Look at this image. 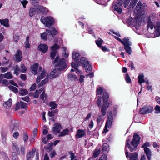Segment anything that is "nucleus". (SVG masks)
<instances>
[{"label": "nucleus", "instance_id": "obj_1", "mask_svg": "<svg viewBox=\"0 0 160 160\" xmlns=\"http://www.w3.org/2000/svg\"><path fill=\"white\" fill-rule=\"evenodd\" d=\"M147 27L149 31H154V34L155 37L160 35V20H157L154 22L148 20L147 22Z\"/></svg>", "mask_w": 160, "mask_h": 160}, {"label": "nucleus", "instance_id": "obj_2", "mask_svg": "<svg viewBox=\"0 0 160 160\" xmlns=\"http://www.w3.org/2000/svg\"><path fill=\"white\" fill-rule=\"evenodd\" d=\"M131 138V136L129 137L128 139L126 141V145L125 148L126 156L127 158L128 157H129L130 160H137L138 156V153L136 152L135 153H130L128 155V152L127 150V147H128L130 149V151L131 152H133L136 150V148H132L129 144L130 138Z\"/></svg>", "mask_w": 160, "mask_h": 160}, {"label": "nucleus", "instance_id": "obj_3", "mask_svg": "<svg viewBox=\"0 0 160 160\" xmlns=\"http://www.w3.org/2000/svg\"><path fill=\"white\" fill-rule=\"evenodd\" d=\"M130 0H117L112 4L113 10L117 11L118 13H121L122 12V9L120 8L123 4L125 8L127 7L128 5Z\"/></svg>", "mask_w": 160, "mask_h": 160}, {"label": "nucleus", "instance_id": "obj_4", "mask_svg": "<svg viewBox=\"0 0 160 160\" xmlns=\"http://www.w3.org/2000/svg\"><path fill=\"white\" fill-rule=\"evenodd\" d=\"M114 38L124 45V49L126 52L128 54H131V48L130 46L132 45V43L129 40L128 38H124L122 41L120 38L116 36H115Z\"/></svg>", "mask_w": 160, "mask_h": 160}, {"label": "nucleus", "instance_id": "obj_5", "mask_svg": "<svg viewBox=\"0 0 160 160\" xmlns=\"http://www.w3.org/2000/svg\"><path fill=\"white\" fill-rule=\"evenodd\" d=\"M59 58L57 56L54 61V63L56 67H59L58 69L60 71L64 70L66 68V64L65 63V59L62 58L59 60Z\"/></svg>", "mask_w": 160, "mask_h": 160}, {"label": "nucleus", "instance_id": "obj_6", "mask_svg": "<svg viewBox=\"0 0 160 160\" xmlns=\"http://www.w3.org/2000/svg\"><path fill=\"white\" fill-rule=\"evenodd\" d=\"M103 104L101 108V112H102L103 115L106 114V110L109 106L108 99L109 98L108 94L106 92H104L103 95Z\"/></svg>", "mask_w": 160, "mask_h": 160}, {"label": "nucleus", "instance_id": "obj_7", "mask_svg": "<svg viewBox=\"0 0 160 160\" xmlns=\"http://www.w3.org/2000/svg\"><path fill=\"white\" fill-rule=\"evenodd\" d=\"M40 20L46 26L48 27L52 26L54 23V19L51 17L45 18L44 17L42 16Z\"/></svg>", "mask_w": 160, "mask_h": 160}, {"label": "nucleus", "instance_id": "obj_8", "mask_svg": "<svg viewBox=\"0 0 160 160\" xmlns=\"http://www.w3.org/2000/svg\"><path fill=\"white\" fill-rule=\"evenodd\" d=\"M80 62L83 67L86 69V72H88L92 70L91 65L90 64L88 60L84 57H81Z\"/></svg>", "mask_w": 160, "mask_h": 160}, {"label": "nucleus", "instance_id": "obj_9", "mask_svg": "<svg viewBox=\"0 0 160 160\" xmlns=\"http://www.w3.org/2000/svg\"><path fill=\"white\" fill-rule=\"evenodd\" d=\"M140 138L137 133L134 134L133 135V138L131 142V144L134 148H136L139 143Z\"/></svg>", "mask_w": 160, "mask_h": 160}, {"label": "nucleus", "instance_id": "obj_10", "mask_svg": "<svg viewBox=\"0 0 160 160\" xmlns=\"http://www.w3.org/2000/svg\"><path fill=\"white\" fill-rule=\"evenodd\" d=\"M153 110V107L150 105H147L141 108L140 112L142 114L151 113Z\"/></svg>", "mask_w": 160, "mask_h": 160}, {"label": "nucleus", "instance_id": "obj_11", "mask_svg": "<svg viewBox=\"0 0 160 160\" xmlns=\"http://www.w3.org/2000/svg\"><path fill=\"white\" fill-rule=\"evenodd\" d=\"M19 124L15 120H12L10 125V131L13 132L17 131L19 129Z\"/></svg>", "mask_w": 160, "mask_h": 160}, {"label": "nucleus", "instance_id": "obj_12", "mask_svg": "<svg viewBox=\"0 0 160 160\" xmlns=\"http://www.w3.org/2000/svg\"><path fill=\"white\" fill-rule=\"evenodd\" d=\"M60 74V70L58 69V68H56L50 72V75L48 77L49 79H52L58 77Z\"/></svg>", "mask_w": 160, "mask_h": 160}, {"label": "nucleus", "instance_id": "obj_13", "mask_svg": "<svg viewBox=\"0 0 160 160\" xmlns=\"http://www.w3.org/2000/svg\"><path fill=\"white\" fill-rule=\"evenodd\" d=\"M61 128H62V127L60 123L55 122L52 128V132L55 134H57L60 132Z\"/></svg>", "mask_w": 160, "mask_h": 160}, {"label": "nucleus", "instance_id": "obj_14", "mask_svg": "<svg viewBox=\"0 0 160 160\" xmlns=\"http://www.w3.org/2000/svg\"><path fill=\"white\" fill-rule=\"evenodd\" d=\"M59 48V46L57 44H55L52 47V51L51 53L50 56L51 58L53 59L56 56L57 52V49Z\"/></svg>", "mask_w": 160, "mask_h": 160}, {"label": "nucleus", "instance_id": "obj_15", "mask_svg": "<svg viewBox=\"0 0 160 160\" xmlns=\"http://www.w3.org/2000/svg\"><path fill=\"white\" fill-rule=\"evenodd\" d=\"M46 32L48 36H50V37L52 36V38L54 37V35H56L58 33L57 31L54 27L52 28L46 29Z\"/></svg>", "mask_w": 160, "mask_h": 160}, {"label": "nucleus", "instance_id": "obj_16", "mask_svg": "<svg viewBox=\"0 0 160 160\" xmlns=\"http://www.w3.org/2000/svg\"><path fill=\"white\" fill-rule=\"evenodd\" d=\"M112 120H110L109 119H108L104 130L103 131V133H106L108 132V128H110L112 125Z\"/></svg>", "mask_w": 160, "mask_h": 160}, {"label": "nucleus", "instance_id": "obj_17", "mask_svg": "<svg viewBox=\"0 0 160 160\" xmlns=\"http://www.w3.org/2000/svg\"><path fill=\"white\" fill-rule=\"evenodd\" d=\"M85 135V132L84 130L79 129L77 131L76 134V137L78 138L84 137Z\"/></svg>", "mask_w": 160, "mask_h": 160}, {"label": "nucleus", "instance_id": "obj_18", "mask_svg": "<svg viewBox=\"0 0 160 160\" xmlns=\"http://www.w3.org/2000/svg\"><path fill=\"white\" fill-rule=\"evenodd\" d=\"M80 63L79 61L78 62H77V61H76L74 62H72L71 63V66L72 68H74L76 70V72L77 73H80V71L78 70V66L80 65Z\"/></svg>", "mask_w": 160, "mask_h": 160}, {"label": "nucleus", "instance_id": "obj_19", "mask_svg": "<svg viewBox=\"0 0 160 160\" xmlns=\"http://www.w3.org/2000/svg\"><path fill=\"white\" fill-rule=\"evenodd\" d=\"M16 60L18 62H20L22 60V51L19 49L18 50L15 55Z\"/></svg>", "mask_w": 160, "mask_h": 160}, {"label": "nucleus", "instance_id": "obj_20", "mask_svg": "<svg viewBox=\"0 0 160 160\" xmlns=\"http://www.w3.org/2000/svg\"><path fill=\"white\" fill-rule=\"evenodd\" d=\"M101 113H102V115H99L97 119V124L99 126H101L103 123L104 120V117L105 115H103L102 113V112Z\"/></svg>", "mask_w": 160, "mask_h": 160}, {"label": "nucleus", "instance_id": "obj_21", "mask_svg": "<svg viewBox=\"0 0 160 160\" xmlns=\"http://www.w3.org/2000/svg\"><path fill=\"white\" fill-rule=\"evenodd\" d=\"M38 48L42 52L45 53L47 51L48 47L45 44H41L38 46Z\"/></svg>", "mask_w": 160, "mask_h": 160}, {"label": "nucleus", "instance_id": "obj_22", "mask_svg": "<svg viewBox=\"0 0 160 160\" xmlns=\"http://www.w3.org/2000/svg\"><path fill=\"white\" fill-rule=\"evenodd\" d=\"M12 104V100L9 98L8 101L5 102L3 103V106L5 109H8L10 108Z\"/></svg>", "mask_w": 160, "mask_h": 160}, {"label": "nucleus", "instance_id": "obj_23", "mask_svg": "<svg viewBox=\"0 0 160 160\" xmlns=\"http://www.w3.org/2000/svg\"><path fill=\"white\" fill-rule=\"evenodd\" d=\"M80 55V54L78 51H73L72 54V58L75 61H78Z\"/></svg>", "mask_w": 160, "mask_h": 160}, {"label": "nucleus", "instance_id": "obj_24", "mask_svg": "<svg viewBox=\"0 0 160 160\" xmlns=\"http://www.w3.org/2000/svg\"><path fill=\"white\" fill-rule=\"evenodd\" d=\"M144 150L148 158V160H150L151 154L150 149L148 148L145 147L144 148Z\"/></svg>", "mask_w": 160, "mask_h": 160}, {"label": "nucleus", "instance_id": "obj_25", "mask_svg": "<svg viewBox=\"0 0 160 160\" xmlns=\"http://www.w3.org/2000/svg\"><path fill=\"white\" fill-rule=\"evenodd\" d=\"M0 23L4 27H8L9 26V20L8 19H0Z\"/></svg>", "mask_w": 160, "mask_h": 160}, {"label": "nucleus", "instance_id": "obj_26", "mask_svg": "<svg viewBox=\"0 0 160 160\" xmlns=\"http://www.w3.org/2000/svg\"><path fill=\"white\" fill-rule=\"evenodd\" d=\"M38 8H30L29 14L30 17H32L38 12Z\"/></svg>", "mask_w": 160, "mask_h": 160}, {"label": "nucleus", "instance_id": "obj_27", "mask_svg": "<svg viewBox=\"0 0 160 160\" xmlns=\"http://www.w3.org/2000/svg\"><path fill=\"white\" fill-rule=\"evenodd\" d=\"M38 10L40 12L44 14H46L48 12V10L47 8L42 6H39L38 8Z\"/></svg>", "mask_w": 160, "mask_h": 160}, {"label": "nucleus", "instance_id": "obj_28", "mask_svg": "<svg viewBox=\"0 0 160 160\" xmlns=\"http://www.w3.org/2000/svg\"><path fill=\"white\" fill-rule=\"evenodd\" d=\"M39 66V64L38 63H35L32 67L31 69L32 71L34 74H36L37 73V69Z\"/></svg>", "mask_w": 160, "mask_h": 160}, {"label": "nucleus", "instance_id": "obj_29", "mask_svg": "<svg viewBox=\"0 0 160 160\" xmlns=\"http://www.w3.org/2000/svg\"><path fill=\"white\" fill-rule=\"evenodd\" d=\"M69 130L68 128H66L63 130L62 131L60 132V134L58 135L59 137H62L68 134Z\"/></svg>", "mask_w": 160, "mask_h": 160}, {"label": "nucleus", "instance_id": "obj_30", "mask_svg": "<svg viewBox=\"0 0 160 160\" xmlns=\"http://www.w3.org/2000/svg\"><path fill=\"white\" fill-rule=\"evenodd\" d=\"M68 79L72 81H77L78 79L75 75L72 74H68Z\"/></svg>", "mask_w": 160, "mask_h": 160}, {"label": "nucleus", "instance_id": "obj_31", "mask_svg": "<svg viewBox=\"0 0 160 160\" xmlns=\"http://www.w3.org/2000/svg\"><path fill=\"white\" fill-rule=\"evenodd\" d=\"M35 150L33 149L29 153H28L27 155V160H29L30 159L32 158L35 154Z\"/></svg>", "mask_w": 160, "mask_h": 160}, {"label": "nucleus", "instance_id": "obj_32", "mask_svg": "<svg viewBox=\"0 0 160 160\" xmlns=\"http://www.w3.org/2000/svg\"><path fill=\"white\" fill-rule=\"evenodd\" d=\"M14 69V73L17 76L20 73L21 71L20 68H19L18 65H16L13 68Z\"/></svg>", "mask_w": 160, "mask_h": 160}, {"label": "nucleus", "instance_id": "obj_33", "mask_svg": "<svg viewBox=\"0 0 160 160\" xmlns=\"http://www.w3.org/2000/svg\"><path fill=\"white\" fill-rule=\"evenodd\" d=\"M142 3L140 2H139L135 8V10L137 11L138 12H139L142 9Z\"/></svg>", "mask_w": 160, "mask_h": 160}, {"label": "nucleus", "instance_id": "obj_34", "mask_svg": "<svg viewBox=\"0 0 160 160\" xmlns=\"http://www.w3.org/2000/svg\"><path fill=\"white\" fill-rule=\"evenodd\" d=\"M138 83L140 85H141L142 82H144L145 81L144 80V76L143 74L139 75L138 77Z\"/></svg>", "mask_w": 160, "mask_h": 160}, {"label": "nucleus", "instance_id": "obj_35", "mask_svg": "<svg viewBox=\"0 0 160 160\" xmlns=\"http://www.w3.org/2000/svg\"><path fill=\"white\" fill-rule=\"evenodd\" d=\"M44 88H43V87H42L41 89H39V91H38V90H36L34 93V96L33 97L36 98H38L39 97V94L41 92L43 91Z\"/></svg>", "mask_w": 160, "mask_h": 160}, {"label": "nucleus", "instance_id": "obj_36", "mask_svg": "<svg viewBox=\"0 0 160 160\" xmlns=\"http://www.w3.org/2000/svg\"><path fill=\"white\" fill-rule=\"evenodd\" d=\"M103 151L106 152H108L109 150L108 145L107 143H104L103 144Z\"/></svg>", "mask_w": 160, "mask_h": 160}, {"label": "nucleus", "instance_id": "obj_37", "mask_svg": "<svg viewBox=\"0 0 160 160\" xmlns=\"http://www.w3.org/2000/svg\"><path fill=\"white\" fill-rule=\"evenodd\" d=\"M4 78L7 79H11L13 78V76L12 75L11 73L10 72H8L4 74Z\"/></svg>", "mask_w": 160, "mask_h": 160}, {"label": "nucleus", "instance_id": "obj_38", "mask_svg": "<svg viewBox=\"0 0 160 160\" xmlns=\"http://www.w3.org/2000/svg\"><path fill=\"white\" fill-rule=\"evenodd\" d=\"M58 105V104L55 102H50L49 103V106L51 107V109H55Z\"/></svg>", "mask_w": 160, "mask_h": 160}, {"label": "nucleus", "instance_id": "obj_39", "mask_svg": "<svg viewBox=\"0 0 160 160\" xmlns=\"http://www.w3.org/2000/svg\"><path fill=\"white\" fill-rule=\"evenodd\" d=\"M100 151L99 149H96L93 152V157L95 158L97 157L100 153Z\"/></svg>", "mask_w": 160, "mask_h": 160}, {"label": "nucleus", "instance_id": "obj_40", "mask_svg": "<svg viewBox=\"0 0 160 160\" xmlns=\"http://www.w3.org/2000/svg\"><path fill=\"white\" fill-rule=\"evenodd\" d=\"M12 149L14 151L13 152H18L19 150V148L16 143L14 142L12 143Z\"/></svg>", "mask_w": 160, "mask_h": 160}, {"label": "nucleus", "instance_id": "obj_41", "mask_svg": "<svg viewBox=\"0 0 160 160\" xmlns=\"http://www.w3.org/2000/svg\"><path fill=\"white\" fill-rule=\"evenodd\" d=\"M48 81V79L47 78H45L43 80L41 83L38 85V87L40 88L44 85Z\"/></svg>", "mask_w": 160, "mask_h": 160}, {"label": "nucleus", "instance_id": "obj_42", "mask_svg": "<svg viewBox=\"0 0 160 160\" xmlns=\"http://www.w3.org/2000/svg\"><path fill=\"white\" fill-rule=\"evenodd\" d=\"M8 88L11 90L15 93H18V88L13 86L10 85L8 86Z\"/></svg>", "mask_w": 160, "mask_h": 160}, {"label": "nucleus", "instance_id": "obj_43", "mask_svg": "<svg viewBox=\"0 0 160 160\" xmlns=\"http://www.w3.org/2000/svg\"><path fill=\"white\" fill-rule=\"evenodd\" d=\"M29 37L28 36L26 37V40L25 42V47L26 48H29L30 45L29 43Z\"/></svg>", "mask_w": 160, "mask_h": 160}, {"label": "nucleus", "instance_id": "obj_44", "mask_svg": "<svg viewBox=\"0 0 160 160\" xmlns=\"http://www.w3.org/2000/svg\"><path fill=\"white\" fill-rule=\"evenodd\" d=\"M19 94L22 95H26L28 94V91L26 89L21 88L19 92Z\"/></svg>", "mask_w": 160, "mask_h": 160}, {"label": "nucleus", "instance_id": "obj_45", "mask_svg": "<svg viewBox=\"0 0 160 160\" xmlns=\"http://www.w3.org/2000/svg\"><path fill=\"white\" fill-rule=\"evenodd\" d=\"M47 95L45 93V91L44 90L42 94L40 96V98L43 101L45 102V100L47 98Z\"/></svg>", "mask_w": 160, "mask_h": 160}, {"label": "nucleus", "instance_id": "obj_46", "mask_svg": "<svg viewBox=\"0 0 160 160\" xmlns=\"http://www.w3.org/2000/svg\"><path fill=\"white\" fill-rule=\"evenodd\" d=\"M23 138L25 143H26L28 139V137L27 133L24 132L23 133Z\"/></svg>", "mask_w": 160, "mask_h": 160}, {"label": "nucleus", "instance_id": "obj_47", "mask_svg": "<svg viewBox=\"0 0 160 160\" xmlns=\"http://www.w3.org/2000/svg\"><path fill=\"white\" fill-rule=\"evenodd\" d=\"M103 42V40L101 39H100L99 40H96L95 41V42L96 44L99 48L101 47V45Z\"/></svg>", "mask_w": 160, "mask_h": 160}, {"label": "nucleus", "instance_id": "obj_48", "mask_svg": "<svg viewBox=\"0 0 160 160\" xmlns=\"http://www.w3.org/2000/svg\"><path fill=\"white\" fill-rule=\"evenodd\" d=\"M21 68V72L22 73H25L26 72L27 69L25 66L23 64H22L20 65Z\"/></svg>", "mask_w": 160, "mask_h": 160}, {"label": "nucleus", "instance_id": "obj_49", "mask_svg": "<svg viewBox=\"0 0 160 160\" xmlns=\"http://www.w3.org/2000/svg\"><path fill=\"white\" fill-rule=\"evenodd\" d=\"M41 38L44 40H46L47 39V34L46 32H44L41 34Z\"/></svg>", "mask_w": 160, "mask_h": 160}, {"label": "nucleus", "instance_id": "obj_50", "mask_svg": "<svg viewBox=\"0 0 160 160\" xmlns=\"http://www.w3.org/2000/svg\"><path fill=\"white\" fill-rule=\"evenodd\" d=\"M21 109H26L27 107V104L21 101Z\"/></svg>", "mask_w": 160, "mask_h": 160}, {"label": "nucleus", "instance_id": "obj_51", "mask_svg": "<svg viewBox=\"0 0 160 160\" xmlns=\"http://www.w3.org/2000/svg\"><path fill=\"white\" fill-rule=\"evenodd\" d=\"M108 119H109L110 120H113V115L112 112L111 111L107 113Z\"/></svg>", "mask_w": 160, "mask_h": 160}, {"label": "nucleus", "instance_id": "obj_52", "mask_svg": "<svg viewBox=\"0 0 160 160\" xmlns=\"http://www.w3.org/2000/svg\"><path fill=\"white\" fill-rule=\"evenodd\" d=\"M154 109L155 113H160V106H159L157 105L155 107Z\"/></svg>", "mask_w": 160, "mask_h": 160}, {"label": "nucleus", "instance_id": "obj_53", "mask_svg": "<svg viewBox=\"0 0 160 160\" xmlns=\"http://www.w3.org/2000/svg\"><path fill=\"white\" fill-rule=\"evenodd\" d=\"M125 80L126 82L128 83H130L131 81V79L127 73L126 74Z\"/></svg>", "mask_w": 160, "mask_h": 160}, {"label": "nucleus", "instance_id": "obj_54", "mask_svg": "<svg viewBox=\"0 0 160 160\" xmlns=\"http://www.w3.org/2000/svg\"><path fill=\"white\" fill-rule=\"evenodd\" d=\"M21 101L20 102H18L17 103L15 108V110H17L20 108L21 109Z\"/></svg>", "mask_w": 160, "mask_h": 160}, {"label": "nucleus", "instance_id": "obj_55", "mask_svg": "<svg viewBox=\"0 0 160 160\" xmlns=\"http://www.w3.org/2000/svg\"><path fill=\"white\" fill-rule=\"evenodd\" d=\"M13 39L14 42H17L19 39V36L16 34H14L13 35Z\"/></svg>", "mask_w": 160, "mask_h": 160}, {"label": "nucleus", "instance_id": "obj_56", "mask_svg": "<svg viewBox=\"0 0 160 160\" xmlns=\"http://www.w3.org/2000/svg\"><path fill=\"white\" fill-rule=\"evenodd\" d=\"M12 160H18L17 156L15 152H13L12 153Z\"/></svg>", "mask_w": 160, "mask_h": 160}, {"label": "nucleus", "instance_id": "obj_57", "mask_svg": "<svg viewBox=\"0 0 160 160\" xmlns=\"http://www.w3.org/2000/svg\"><path fill=\"white\" fill-rule=\"evenodd\" d=\"M103 91L102 88L101 87H100L97 89V94L98 95H101Z\"/></svg>", "mask_w": 160, "mask_h": 160}, {"label": "nucleus", "instance_id": "obj_58", "mask_svg": "<svg viewBox=\"0 0 160 160\" xmlns=\"http://www.w3.org/2000/svg\"><path fill=\"white\" fill-rule=\"evenodd\" d=\"M0 69L2 72H4L8 71L9 68L8 67H1L0 68Z\"/></svg>", "mask_w": 160, "mask_h": 160}, {"label": "nucleus", "instance_id": "obj_59", "mask_svg": "<svg viewBox=\"0 0 160 160\" xmlns=\"http://www.w3.org/2000/svg\"><path fill=\"white\" fill-rule=\"evenodd\" d=\"M21 99L27 102H29L30 101V99L28 96H27L24 97H22Z\"/></svg>", "mask_w": 160, "mask_h": 160}, {"label": "nucleus", "instance_id": "obj_60", "mask_svg": "<svg viewBox=\"0 0 160 160\" xmlns=\"http://www.w3.org/2000/svg\"><path fill=\"white\" fill-rule=\"evenodd\" d=\"M46 75V72L45 70L43 71L42 73L41 74L40 76H38L39 77H40V78L42 79Z\"/></svg>", "mask_w": 160, "mask_h": 160}, {"label": "nucleus", "instance_id": "obj_61", "mask_svg": "<svg viewBox=\"0 0 160 160\" xmlns=\"http://www.w3.org/2000/svg\"><path fill=\"white\" fill-rule=\"evenodd\" d=\"M19 136V133L18 132H15L13 134V136L15 139H17Z\"/></svg>", "mask_w": 160, "mask_h": 160}, {"label": "nucleus", "instance_id": "obj_62", "mask_svg": "<svg viewBox=\"0 0 160 160\" xmlns=\"http://www.w3.org/2000/svg\"><path fill=\"white\" fill-rule=\"evenodd\" d=\"M2 154L3 156V158L4 160H9V159L8 156L4 152H2Z\"/></svg>", "mask_w": 160, "mask_h": 160}, {"label": "nucleus", "instance_id": "obj_63", "mask_svg": "<svg viewBox=\"0 0 160 160\" xmlns=\"http://www.w3.org/2000/svg\"><path fill=\"white\" fill-rule=\"evenodd\" d=\"M69 154L70 155V158H71V160H73L76 157L74 153L71 152L69 153Z\"/></svg>", "mask_w": 160, "mask_h": 160}, {"label": "nucleus", "instance_id": "obj_64", "mask_svg": "<svg viewBox=\"0 0 160 160\" xmlns=\"http://www.w3.org/2000/svg\"><path fill=\"white\" fill-rule=\"evenodd\" d=\"M107 156L106 155L104 154L102 155L100 158L99 160H106Z\"/></svg>", "mask_w": 160, "mask_h": 160}]
</instances>
